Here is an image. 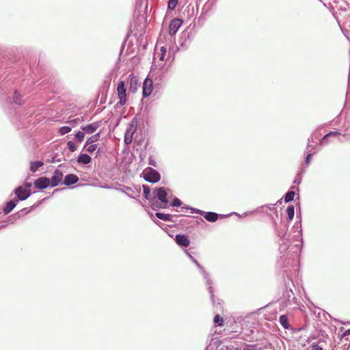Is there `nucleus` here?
<instances>
[{"mask_svg":"<svg viewBox=\"0 0 350 350\" xmlns=\"http://www.w3.org/2000/svg\"><path fill=\"white\" fill-rule=\"evenodd\" d=\"M166 47L164 46H161L159 51L155 52V55H157L159 61L157 62L152 68V76L154 75H158L159 77L165 74L168 70V67H166L163 61L166 55Z\"/></svg>","mask_w":350,"mask_h":350,"instance_id":"f257e3e1","label":"nucleus"},{"mask_svg":"<svg viewBox=\"0 0 350 350\" xmlns=\"http://www.w3.org/2000/svg\"><path fill=\"white\" fill-rule=\"evenodd\" d=\"M168 191L170 189L164 187L156 188L154 191V194L160 201L159 208H165L168 207V203L172 195H170Z\"/></svg>","mask_w":350,"mask_h":350,"instance_id":"f03ea898","label":"nucleus"},{"mask_svg":"<svg viewBox=\"0 0 350 350\" xmlns=\"http://www.w3.org/2000/svg\"><path fill=\"white\" fill-rule=\"evenodd\" d=\"M144 179L151 183H155L160 180V174L155 170L148 167L143 172Z\"/></svg>","mask_w":350,"mask_h":350,"instance_id":"7ed1b4c3","label":"nucleus"},{"mask_svg":"<svg viewBox=\"0 0 350 350\" xmlns=\"http://www.w3.org/2000/svg\"><path fill=\"white\" fill-rule=\"evenodd\" d=\"M117 94L119 98L118 104L120 106H124L127 102V94L125 83L120 81L117 86Z\"/></svg>","mask_w":350,"mask_h":350,"instance_id":"20e7f679","label":"nucleus"},{"mask_svg":"<svg viewBox=\"0 0 350 350\" xmlns=\"http://www.w3.org/2000/svg\"><path fill=\"white\" fill-rule=\"evenodd\" d=\"M183 25V20L180 18H174L173 19L170 24L169 26V33L170 36H174L179 28Z\"/></svg>","mask_w":350,"mask_h":350,"instance_id":"39448f33","label":"nucleus"},{"mask_svg":"<svg viewBox=\"0 0 350 350\" xmlns=\"http://www.w3.org/2000/svg\"><path fill=\"white\" fill-rule=\"evenodd\" d=\"M153 90V81L150 78H146L143 83V96L148 97L150 96Z\"/></svg>","mask_w":350,"mask_h":350,"instance_id":"423d86ee","label":"nucleus"},{"mask_svg":"<svg viewBox=\"0 0 350 350\" xmlns=\"http://www.w3.org/2000/svg\"><path fill=\"white\" fill-rule=\"evenodd\" d=\"M15 194L19 200H25L31 195V190L21 186L15 189Z\"/></svg>","mask_w":350,"mask_h":350,"instance_id":"0eeeda50","label":"nucleus"},{"mask_svg":"<svg viewBox=\"0 0 350 350\" xmlns=\"http://www.w3.org/2000/svg\"><path fill=\"white\" fill-rule=\"evenodd\" d=\"M63 177V173L60 170H56L50 180L51 186L54 187L58 185L62 181Z\"/></svg>","mask_w":350,"mask_h":350,"instance_id":"6e6552de","label":"nucleus"},{"mask_svg":"<svg viewBox=\"0 0 350 350\" xmlns=\"http://www.w3.org/2000/svg\"><path fill=\"white\" fill-rule=\"evenodd\" d=\"M50 185V180L46 177H40L35 180L34 186L37 189H43Z\"/></svg>","mask_w":350,"mask_h":350,"instance_id":"1a4fd4ad","label":"nucleus"},{"mask_svg":"<svg viewBox=\"0 0 350 350\" xmlns=\"http://www.w3.org/2000/svg\"><path fill=\"white\" fill-rule=\"evenodd\" d=\"M129 90L132 92H135L139 88L140 84L137 77L133 75H130L129 77Z\"/></svg>","mask_w":350,"mask_h":350,"instance_id":"9d476101","label":"nucleus"},{"mask_svg":"<svg viewBox=\"0 0 350 350\" xmlns=\"http://www.w3.org/2000/svg\"><path fill=\"white\" fill-rule=\"evenodd\" d=\"M196 212L198 213H200L201 215L204 214V218L207 221H211V222H215L219 218V215L217 213H213V212H206L205 213V212L200 211V210H198Z\"/></svg>","mask_w":350,"mask_h":350,"instance_id":"9b49d317","label":"nucleus"},{"mask_svg":"<svg viewBox=\"0 0 350 350\" xmlns=\"http://www.w3.org/2000/svg\"><path fill=\"white\" fill-rule=\"evenodd\" d=\"M175 241L178 245L183 247H187L190 243V241L187 237L184 234H177Z\"/></svg>","mask_w":350,"mask_h":350,"instance_id":"f8f14e48","label":"nucleus"},{"mask_svg":"<svg viewBox=\"0 0 350 350\" xmlns=\"http://www.w3.org/2000/svg\"><path fill=\"white\" fill-rule=\"evenodd\" d=\"M79 180V178L74 174L66 175L64 179L63 183L66 186H70L77 183Z\"/></svg>","mask_w":350,"mask_h":350,"instance_id":"ddd939ff","label":"nucleus"},{"mask_svg":"<svg viewBox=\"0 0 350 350\" xmlns=\"http://www.w3.org/2000/svg\"><path fill=\"white\" fill-rule=\"evenodd\" d=\"M99 126H100V124L98 122H94L92 124L86 125L85 126H82L81 129L83 131H84L85 133L90 134V133H93L94 132H95L98 129Z\"/></svg>","mask_w":350,"mask_h":350,"instance_id":"4468645a","label":"nucleus"},{"mask_svg":"<svg viewBox=\"0 0 350 350\" xmlns=\"http://www.w3.org/2000/svg\"><path fill=\"white\" fill-rule=\"evenodd\" d=\"M18 200H10L4 206L3 211L5 215L10 213L16 205Z\"/></svg>","mask_w":350,"mask_h":350,"instance_id":"2eb2a0df","label":"nucleus"},{"mask_svg":"<svg viewBox=\"0 0 350 350\" xmlns=\"http://www.w3.org/2000/svg\"><path fill=\"white\" fill-rule=\"evenodd\" d=\"M133 133L134 130L133 129L132 126H131L130 128L126 129L124 135V142L126 144H129L132 142Z\"/></svg>","mask_w":350,"mask_h":350,"instance_id":"dca6fc26","label":"nucleus"},{"mask_svg":"<svg viewBox=\"0 0 350 350\" xmlns=\"http://www.w3.org/2000/svg\"><path fill=\"white\" fill-rule=\"evenodd\" d=\"M77 161L83 164H88L91 162V157L87 154H81L79 156Z\"/></svg>","mask_w":350,"mask_h":350,"instance_id":"f3484780","label":"nucleus"},{"mask_svg":"<svg viewBox=\"0 0 350 350\" xmlns=\"http://www.w3.org/2000/svg\"><path fill=\"white\" fill-rule=\"evenodd\" d=\"M44 165L42 161H31L30 165V170L32 172H36L39 167Z\"/></svg>","mask_w":350,"mask_h":350,"instance_id":"a211bd4d","label":"nucleus"},{"mask_svg":"<svg viewBox=\"0 0 350 350\" xmlns=\"http://www.w3.org/2000/svg\"><path fill=\"white\" fill-rule=\"evenodd\" d=\"M100 133H98L90 137L86 142L85 146L88 144H94V142H97L100 138Z\"/></svg>","mask_w":350,"mask_h":350,"instance_id":"6ab92c4d","label":"nucleus"},{"mask_svg":"<svg viewBox=\"0 0 350 350\" xmlns=\"http://www.w3.org/2000/svg\"><path fill=\"white\" fill-rule=\"evenodd\" d=\"M157 217L163 221H170L172 218V215L170 214H166L163 213H157Z\"/></svg>","mask_w":350,"mask_h":350,"instance_id":"aec40b11","label":"nucleus"},{"mask_svg":"<svg viewBox=\"0 0 350 350\" xmlns=\"http://www.w3.org/2000/svg\"><path fill=\"white\" fill-rule=\"evenodd\" d=\"M280 323L284 328H286V329L288 328V327H289L288 319L286 315L280 316Z\"/></svg>","mask_w":350,"mask_h":350,"instance_id":"412c9836","label":"nucleus"},{"mask_svg":"<svg viewBox=\"0 0 350 350\" xmlns=\"http://www.w3.org/2000/svg\"><path fill=\"white\" fill-rule=\"evenodd\" d=\"M83 121L82 118H74L70 120H68L66 123L72 125V126H75L79 124H80Z\"/></svg>","mask_w":350,"mask_h":350,"instance_id":"4be33fe9","label":"nucleus"},{"mask_svg":"<svg viewBox=\"0 0 350 350\" xmlns=\"http://www.w3.org/2000/svg\"><path fill=\"white\" fill-rule=\"evenodd\" d=\"M294 196H295V192L294 191H288L284 198V200L286 202H291L293 200L294 198Z\"/></svg>","mask_w":350,"mask_h":350,"instance_id":"5701e85b","label":"nucleus"},{"mask_svg":"<svg viewBox=\"0 0 350 350\" xmlns=\"http://www.w3.org/2000/svg\"><path fill=\"white\" fill-rule=\"evenodd\" d=\"M71 127L68 126H64L62 127H60L59 129V133L62 135H64L69 132L71 131Z\"/></svg>","mask_w":350,"mask_h":350,"instance_id":"b1692460","label":"nucleus"},{"mask_svg":"<svg viewBox=\"0 0 350 350\" xmlns=\"http://www.w3.org/2000/svg\"><path fill=\"white\" fill-rule=\"evenodd\" d=\"M213 322L217 323L219 326H223L224 325V319L219 314L215 316Z\"/></svg>","mask_w":350,"mask_h":350,"instance_id":"393cba45","label":"nucleus"},{"mask_svg":"<svg viewBox=\"0 0 350 350\" xmlns=\"http://www.w3.org/2000/svg\"><path fill=\"white\" fill-rule=\"evenodd\" d=\"M286 213L288 215V219L291 220L294 216V207L293 206H289L286 208Z\"/></svg>","mask_w":350,"mask_h":350,"instance_id":"a878e982","label":"nucleus"},{"mask_svg":"<svg viewBox=\"0 0 350 350\" xmlns=\"http://www.w3.org/2000/svg\"><path fill=\"white\" fill-rule=\"evenodd\" d=\"M340 135V133L338 132H330L329 133L325 135L323 137V138L322 139L321 142L322 144H327L326 140L328 137H329L330 136H332V135Z\"/></svg>","mask_w":350,"mask_h":350,"instance_id":"bb28decb","label":"nucleus"},{"mask_svg":"<svg viewBox=\"0 0 350 350\" xmlns=\"http://www.w3.org/2000/svg\"><path fill=\"white\" fill-rule=\"evenodd\" d=\"M14 102L18 105L21 104V96L18 92H15L13 96Z\"/></svg>","mask_w":350,"mask_h":350,"instance_id":"cd10ccee","label":"nucleus"},{"mask_svg":"<svg viewBox=\"0 0 350 350\" xmlns=\"http://www.w3.org/2000/svg\"><path fill=\"white\" fill-rule=\"evenodd\" d=\"M84 136L85 135L82 131H78L76 133L75 138L78 142H81L84 139Z\"/></svg>","mask_w":350,"mask_h":350,"instance_id":"c85d7f7f","label":"nucleus"},{"mask_svg":"<svg viewBox=\"0 0 350 350\" xmlns=\"http://www.w3.org/2000/svg\"><path fill=\"white\" fill-rule=\"evenodd\" d=\"M67 146L70 152H75L77 150V145L72 141L68 142Z\"/></svg>","mask_w":350,"mask_h":350,"instance_id":"c756f323","label":"nucleus"},{"mask_svg":"<svg viewBox=\"0 0 350 350\" xmlns=\"http://www.w3.org/2000/svg\"><path fill=\"white\" fill-rule=\"evenodd\" d=\"M178 3V0H169L168 1V8L170 10H174Z\"/></svg>","mask_w":350,"mask_h":350,"instance_id":"7c9ffc66","label":"nucleus"},{"mask_svg":"<svg viewBox=\"0 0 350 350\" xmlns=\"http://www.w3.org/2000/svg\"><path fill=\"white\" fill-rule=\"evenodd\" d=\"M88 145H89V146L87 148V151L90 153H92L93 152H94L97 148L96 144H88Z\"/></svg>","mask_w":350,"mask_h":350,"instance_id":"2f4dec72","label":"nucleus"},{"mask_svg":"<svg viewBox=\"0 0 350 350\" xmlns=\"http://www.w3.org/2000/svg\"><path fill=\"white\" fill-rule=\"evenodd\" d=\"M143 191L146 198H148V196L150 193V188L146 185H143Z\"/></svg>","mask_w":350,"mask_h":350,"instance_id":"473e14b6","label":"nucleus"},{"mask_svg":"<svg viewBox=\"0 0 350 350\" xmlns=\"http://www.w3.org/2000/svg\"><path fill=\"white\" fill-rule=\"evenodd\" d=\"M182 204V202L178 198H174L172 201V206H180Z\"/></svg>","mask_w":350,"mask_h":350,"instance_id":"72a5a7b5","label":"nucleus"},{"mask_svg":"<svg viewBox=\"0 0 350 350\" xmlns=\"http://www.w3.org/2000/svg\"><path fill=\"white\" fill-rule=\"evenodd\" d=\"M311 350H323V349L319 345L313 344L311 347Z\"/></svg>","mask_w":350,"mask_h":350,"instance_id":"f704fd0d","label":"nucleus"},{"mask_svg":"<svg viewBox=\"0 0 350 350\" xmlns=\"http://www.w3.org/2000/svg\"><path fill=\"white\" fill-rule=\"evenodd\" d=\"M312 157V154H308L306 158V163L308 165L310 163Z\"/></svg>","mask_w":350,"mask_h":350,"instance_id":"c9c22d12","label":"nucleus"},{"mask_svg":"<svg viewBox=\"0 0 350 350\" xmlns=\"http://www.w3.org/2000/svg\"><path fill=\"white\" fill-rule=\"evenodd\" d=\"M24 188H25L26 189H30L31 187V183H27L24 185V186H23Z\"/></svg>","mask_w":350,"mask_h":350,"instance_id":"e433bc0d","label":"nucleus"},{"mask_svg":"<svg viewBox=\"0 0 350 350\" xmlns=\"http://www.w3.org/2000/svg\"><path fill=\"white\" fill-rule=\"evenodd\" d=\"M149 164L154 166V167H156L157 166V164H156V162L153 160H150L149 161Z\"/></svg>","mask_w":350,"mask_h":350,"instance_id":"4c0bfd02","label":"nucleus"},{"mask_svg":"<svg viewBox=\"0 0 350 350\" xmlns=\"http://www.w3.org/2000/svg\"><path fill=\"white\" fill-rule=\"evenodd\" d=\"M349 334H350V329L346 330V331L343 333L342 336H343V337H345V336H346L349 335Z\"/></svg>","mask_w":350,"mask_h":350,"instance_id":"58836bf2","label":"nucleus"}]
</instances>
